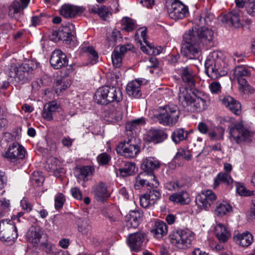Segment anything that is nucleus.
Returning a JSON list of instances; mask_svg holds the SVG:
<instances>
[{
  "instance_id": "1",
  "label": "nucleus",
  "mask_w": 255,
  "mask_h": 255,
  "mask_svg": "<svg viewBox=\"0 0 255 255\" xmlns=\"http://www.w3.org/2000/svg\"><path fill=\"white\" fill-rule=\"evenodd\" d=\"M192 93L194 97L187 88L180 87L178 95L179 104L193 112H200L206 109L210 104L208 96L198 90H194Z\"/></svg>"
},
{
  "instance_id": "2",
  "label": "nucleus",
  "mask_w": 255,
  "mask_h": 255,
  "mask_svg": "<svg viewBox=\"0 0 255 255\" xmlns=\"http://www.w3.org/2000/svg\"><path fill=\"white\" fill-rule=\"evenodd\" d=\"M205 72L212 79H216L227 75L228 65L222 58V53L213 51L205 62Z\"/></svg>"
},
{
  "instance_id": "3",
  "label": "nucleus",
  "mask_w": 255,
  "mask_h": 255,
  "mask_svg": "<svg viewBox=\"0 0 255 255\" xmlns=\"http://www.w3.org/2000/svg\"><path fill=\"white\" fill-rule=\"evenodd\" d=\"M31 65L32 63H28L22 64L17 67L11 66L7 72L8 80L15 85L28 82L34 76V68Z\"/></svg>"
},
{
  "instance_id": "4",
  "label": "nucleus",
  "mask_w": 255,
  "mask_h": 255,
  "mask_svg": "<svg viewBox=\"0 0 255 255\" xmlns=\"http://www.w3.org/2000/svg\"><path fill=\"white\" fill-rule=\"evenodd\" d=\"M228 130L230 141L238 144L251 142L254 135V132L243 123H237L231 125Z\"/></svg>"
},
{
  "instance_id": "5",
  "label": "nucleus",
  "mask_w": 255,
  "mask_h": 255,
  "mask_svg": "<svg viewBox=\"0 0 255 255\" xmlns=\"http://www.w3.org/2000/svg\"><path fill=\"white\" fill-rule=\"evenodd\" d=\"M169 239L173 246L179 249L187 250L192 246L195 236L190 230L180 229L171 232Z\"/></svg>"
},
{
  "instance_id": "6",
  "label": "nucleus",
  "mask_w": 255,
  "mask_h": 255,
  "mask_svg": "<svg viewBox=\"0 0 255 255\" xmlns=\"http://www.w3.org/2000/svg\"><path fill=\"white\" fill-rule=\"evenodd\" d=\"M196 38V35L191 31H188L183 36L184 43L181 52L184 56L190 59L198 58L201 53V44Z\"/></svg>"
},
{
  "instance_id": "7",
  "label": "nucleus",
  "mask_w": 255,
  "mask_h": 255,
  "mask_svg": "<svg viewBox=\"0 0 255 255\" xmlns=\"http://www.w3.org/2000/svg\"><path fill=\"white\" fill-rule=\"evenodd\" d=\"M95 96L97 103L102 105L114 102L118 103L123 99L122 92L120 89L108 86L99 88Z\"/></svg>"
},
{
  "instance_id": "8",
  "label": "nucleus",
  "mask_w": 255,
  "mask_h": 255,
  "mask_svg": "<svg viewBox=\"0 0 255 255\" xmlns=\"http://www.w3.org/2000/svg\"><path fill=\"white\" fill-rule=\"evenodd\" d=\"M180 113L177 106L168 105L160 108V112L156 116V118L160 124L172 127L177 123Z\"/></svg>"
},
{
  "instance_id": "9",
  "label": "nucleus",
  "mask_w": 255,
  "mask_h": 255,
  "mask_svg": "<svg viewBox=\"0 0 255 255\" xmlns=\"http://www.w3.org/2000/svg\"><path fill=\"white\" fill-rule=\"evenodd\" d=\"M141 141L139 138L131 136L121 142L117 146L118 154L126 158H131L136 156L139 153Z\"/></svg>"
},
{
  "instance_id": "10",
  "label": "nucleus",
  "mask_w": 255,
  "mask_h": 255,
  "mask_svg": "<svg viewBox=\"0 0 255 255\" xmlns=\"http://www.w3.org/2000/svg\"><path fill=\"white\" fill-rule=\"evenodd\" d=\"M166 7L169 17L175 20L182 19L189 15L188 6L178 0H167Z\"/></svg>"
},
{
  "instance_id": "11",
  "label": "nucleus",
  "mask_w": 255,
  "mask_h": 255,
  "mask_svg": "<svg viewBox=\"0 0 255 255\" xmlns=\"http://www.w3.org/2000/svg\"><path fill=\"white\" fill-rule=\"evenodd\" d=\"M17 236V229L12 221L7 219L0 221V240L13 241Z\"/></svg>"
},
{
  "instance_id": "12",
  "label": "nucleus",
  "mask_w": 255,
  "mask_h": 255,
  "mask_svg": "<svg viewBox=\"0 0 255 255\" xmlns=\"http://www.w3.org/2000/svg\"><path fill=\"white\" fill-rule=\"evenodd\" d=\"M160 166L159 161L155 157H149L145 158L142 162L141 168L144 170V173L149 174L152 180L155 182V183H152V186L156 187L159 185V182L156 179V177L153 174L154 170L158 169Z\"/></svg>"
},
{
  "instance_id": "13",
  "label": "nucleus",
  "mask_w": 255,
  "mask_h": 255,
  "mask_svg": "<svg viewBox=\"0 0 255 255\" xmlns=\"http://www.w3.org/2000/svg\"><path fill=\"white\" fill-rule=\"evenodd\" d=\"M217 199L215 194L210 190L202 191L196 198V204L202 209L208 210Z\"/></svg>"
},
{
  "instance_id": "14",
  "label": "nucleus",
  "mask_w": 255,
  "mask_h": 255,
  "mask_svg": "<svg viewBox=\"0 0 255 255\" xmlns=\"http://www.w3.org/2000/svg\"><path fill=\"white\" fill-rule=\"evenodd\" d=\"M24 147L18 143H13L10 145L7 150L4 153L3 156L12 162H18L23 160L25 155Z\"/></svg>"
},
{
  "instance_id": "15",
  "label": "nucleus",
  "mask_w": 255,
  "mask_h": 255,
  "mask_svg": "<svg viewBox=\"0 0 255 255\" xmlns=\"http://www.w3.org/2000/svg\"><path fill=\"white\" fill-rule=\"evenodd\" d=\"M196 35V39L199 40L202 45H208L210 43L214 38V31L210 28L201 27L197 30L193 29H189Z\"/></svg>"
},
{
  "instance_id": "16",
  "label": "nucleus",
  "mask_w": 255,
  "mask_h": 255,
  "mask_svg": "<svg viewBox=\"0 0 255 255\" xmlns=\"http://www.w3.org/2000/svg\"><path fill=\"white\" fill-rule=\"evenodd\" d=\"M146 234L141 232L130 234L127 238L128 244L131 251L137 252L140 251Z\"/></svg>"
},
{
  "instance_id": "17",
  "label": "nucleus",
  "mask_w": 255,
  "mask_h": 255,
  "mask_svg": "<svg viewBox=\"0 0 255 255\" xmlns=\"http://www.w3.org/2000/svg\"><path fill=\"white\" fill-rule=\"evenodd\" d=\"M182 81L191 89L195 86V75L193 69L188 66L181 67L178 70Z\"/></svg>"
},
{
  "instance_id": "18",
  "label": "nucleus",
  "mask_w": 255,
  "mask_h": 255,
  "mask_svg": "<svg viewBox=\"0 0 255 255\" xmlns=\"http://www.w3.org/2000/svg\"><path fill=\"white\" fill-rule=\"evenodd\" d=\"M75 33L74 25L68 23L59 28L57 36L59 39L65 41L67 44H70L75 38Z\"/></svg>"
},
{
  "instance_id": "19",
  "label": "nucleus",
  "mask_w": 255,
  "mask_h": 255,
  "mask_svg": "<svg viewBox=\"0 0 255 255\" xmlns=\"http://www.w3.org/2000/svg\"><path fill=\"white\" fill-rule=\"evenodd\" d=\"M50 64L55 69H59L68 65V60L66 55L59 49L54 51L50 59Z\"/></svg>"
},
{
  "instance_id": "20",
  "label": "nucleus",
  "mask_w": 255,
  "mask_h": 255,
  "mask_svg": "<svg viewBox=\"0 0 255 255\" xmlns=\"http://www.w3.org/2000/svg\"><path fill=\"white\" fill-rule=\"evenodd\" d=\"M92 193L96 200L99 202H104L108 199L111 195L108 190L107 186L103 182H100L93 187Z\"/></svg>"
},
{
  "instance_id": "21",
  "label": "nucleus",
  "mask_w": 255,
  "mask_h": 255,
  "mask_svg": "<svg viewBox=\"0 0 255 255\" xmlns=\"http://www.w3.org/2000/svg\"><path fill=\"white\" fill-rule=\"evenodd\" d=\"M222 21L235 28H239L242 26V24H244L241 21L239 12L236 10H233L224 15Z\"/></svg>"
},
{
  "instance_id": "22",
  "label": "nucleus",
  "mask_w": 255,
  "mask_h": 255,
  "mask_svg": "<svg viewBox=\"0 0 255 255\" xmlns=\"http://www.w3.org/2000/svg\"><path fill=\"white\" fill-rule=\"evenodd\" d=\"M167 137V134L162 130L151 129L147 132L144 137L148 142L159 143L164 141Z\"/></svg>"
},
{
  "instance_id": "23",
  "label": "nucleus",
  "mask_w": 255,
  "mask_h": 255,
  "mask_svg": "<svg viewBox=\"0 0 255 255\" xmlns=\"http://www.w3.org/2000/svg\"><path fill=\"white\" fill-rule=\"evenodd\" d=\"M222 104L228 108L231 112L237 115L241 112V104L230 96H226L220 99Z\"/></svg>"
},
{
  "instance_id": "24",
  "label": "nucleus",
  "mask_w": 255,
  "mask_h": 255,
  "mask_svg": "<svg viewBox=\"0 0 255 255\" xmlns=\"http://www.w3.org/2000/svg\"><path fill=\"white\" fill-rule=\"evenodd\" d=\"M215 234L220 242L225 243L231 237L229 229L222 224H218L215 227Z\"/></svg>"
},
{
  "instance_id": "25",
  "label": "nucleus",
  "mask_w": 255,
  "mask_h": 255,
  "mask_svg": "<svg viewBox=\"0 0 255 255\" xmlns=\"http://www.w3.org/2000/svg\"><path fill=\"white\" fill-rule=\"evenodd\" d=\"M142 80L139 79H136L129 83L127 86V94L130 97L139 98L141 96L140 86Z\"/></svg>"
},
{
  "instance_id": "26",
  "label": "nucleus",
  "mask_w": 255,
  "mask_h": 255,
  "mask_svg": "<svg viewBox=\"0 0 255 255\" xmlns=\"http://www.w3.org/2000/svg\"><path fill=\"white\" fill-rule=\"evenodd\" d=\"M169 200L174 204L186 205L190 203L189 194L185 190L173 193L169 197Z\"/></svg>"
},
{
  "instance_id": "27",
  "label": "nucleus",
  "mask_w": 255,
  "mask_h": 255,
  "mask_svg": "<svg viewBox=\"0 0 255 255\" xmlns=\"http://www.w3.org/2000/svg\"><path fill=\"white\" fill-rule=\"evenodd\" d=\"M82 12V8L68 4L62 5L60 10L61 14L65 18H71Z\"/></svg>"
},
{
  "instance_id": "28",
  "label": "nucleus",
  "mask_w": 255,
  "mask_h": 255,
  "mask_svg": "<svg viewBox=\"0 0 255 255\" xmlns=\"http://www.w3.org/2000/svg\"><path fill=\"white\" fill-rule=\"evenodd\" d=\"M142 213L139 210L130 211L126 216V220L129 223V227H137L141 221Z\"/></svg>"
},
{
  "instance_id": "29",
  "label": "nucleus",
  "mask_w": 255,
  "mask_h": 255,
  "mask_svg": "<svg viewBox=\"0 0 255 255\" xmlns=\"http://www.w3.org/2000/svg\"><path fill=\"white\" fill-rule=\"evenodd\" d=\"M59 108V105L55 101H51L45 105L43 111V117L50 121L53 119V115L55 114Z\"/></svg>"
},
{
  "instance_id": "30",
  "label": "nucleus",
  "mask_w": 255,
  "mask_h": 255,
  "mask_svg": "<svg viewBox=\"0 0 255 255\" xmlns=\"http://www.w3.org/2000/svg\"><path fill=\"white\" fill-rule=\"evenodd\" d=\"M236 243L242 247H248L253 242V237L252 235L246 232L242 234H238L234 236Z\"/></svg>"
},
{
  "instance_id": "31",
  "label": "nucleus",
  "mask_w": 255,
  "mask_h": 255,
  "mask_svg": "<svg viewBox=\"0 0 255 255\" xmlns=\"http://www.w3.org/2000/svg\"><path fill=\"white\" fill-rule=\"evenodd\" d=\"M151 232L155 237L160 238L167 234L168 227L165 222L158 221L155 223L154 227Z\"/></svg>"
},
{
  "instance_id": "32",
  "label": "nucleus",
  "mask_w": 255,
  "mask_h": 255,
  "mask_svg": "<svg viewBox=\"0 0 255 255\" xmlns=\"http://www.w3.org/2000/svg\"><path fill=\"white\" fill-rule=\"evenodd\" d=\"M41 234V230L39 227H31L27 232V237L29 242L36 245L40 241Z\"/></svg>"
},
{
  "instance_id": "33",
  "label": "nucleus",
  "mask_w": 255,
  "mask_h": 255,
  "mask_svg": "<svg viewBox=\"0 0 255 255\" xmlns=\"http://www.w3.org/2000/svg\"><path fill=\"white\" fill-rule=\"evenodd\" d=\"M148 175L146 173H141L138 174L135 179V182L134 184V187L136 190H139L145 186H150V184L152 185V182H150L147 179ZM153 181V180H152ZM154 183L155 182H152Z\"/></svg>"
},
{
  "instance_id": "34",
  "label": "nucleus",
  "mask_w": 255,
  "mask_h": 255,
  "mask_svg": "<svg viewBox=\"0 0 255 255\" xmlns=\"http://www.w3.org/2000/svg\"><path fill=\"white\" fill-rule=\"evenodd\" d=\"M78 231L83 235H87L90 233L92 227L90 221L86 218H78L77 220Z\"/></svg>"
},
{
  "instance_id": "35",
  "label": "nucleus",
  "mask_w": 255,
  "mask_h": 255,
  "mask_svg": "<svg viewBox=\"0 0 255 255\" xmlns=\"http://www.w3.org/2000/svg\"><path fill=\"white\" fill-rule=\"evenodd\" d=\"M233 179L230 173L221 172L218 174L214 179V187H217L221 183H224L227 185L232 184L233 183Z\"/></svg>"
},
{
  "instance_id": "36",
  "label": "nucleus",
  "mask_w": 255,
  "mask_h": 255,
  "mask_svg": "<svg viewBox=\"0 0 255 255\" xmlns=\"http://www.w3.org/2000/svg\"><path fill=\"white\" fill-rule=\"evenodd\" d=\"M188 133L183 128H176L172 133L171 138L172 140L175 143L178 144L181 141L186 139Z\"/></svg>"
},
{
  "instance_id": "37",
  "label": "nucleus",
  "mask_w": 255,
  "mask_h": 255,
  "mask_svg": "<svg viewBox=\"0 0 255 255\" xmlns=\"http://www.w3.org/2000/svg\"><path fill=\"white\" fill-rule=\"evenodd\" d=\"M225 129L220 126L214 127L208 132V136L211 140H222L224 139Z\"/></svg>"
},
{
  "instance_id": "38",
  "label": "nucleus",
  "mask_w": 255,
  "mask_h": 255,
  "mask_svg": "<svg viewBox=\"0 0 255 255\" xmlns=\"http://www.w3.org/2000/svg\"><path fill=\"white\" fill-rule=\"evenodd\" d=\"M70 85L71 83L70 81L60 77L56 79L54 85V89L55 92L59 95L63 90L68 88Z\"/></svg>"
},
{
  "instance_id": "39",
  "label": "nucleus",
  "mask_w": 255,
  "mask_h": 255,
  "mask_svg": "<svg viewBox=\"0 0 255 255\" xmlns=\"http://www.w3.org/2000/svg\"><path fill=\"white\" fill-rule=\"evenodd\" d=\"M79 175L78 178L84 181L88 180L94 172V168L91 166H84L78 168Z\"/></svg>"
},
{
  "instance_id": "40",
  "label": "nucleus",
  "mask_w": 255,
  "mask_h": 255,
  "mask_svg": "<svg viewBox=\"0 0 255 255\" xmlns=\"http://www.w3.org/2000/svg\"><path fill=\"white\" fill-rule=\"evenodd\" d=\"M232 211V207L231 205L227 202H223L217 204L215 212L217 216L222 217Z\"/></svg>"
},
{
  "instance_id": "41",
  "label": "nucleus",
  "mask_w": 255,
  "mask_h": 255,
  "mask_svg": "<svg viewBox=\"0 0 255 255\" xmlns=\"http://www.w3.org/2000/svg\"><path fill=\"white\" fill-rule=\"evenodd\" d=\"M123 118V112L121 107H117L115 109H111L109 114L108 121L112 123H118Z\"/></svg>"
},
{
  "instance_id": "42",
  "label": "nucleus",
  "mask_w": 255,
  "mask_h": 255,
  "mask_svg": "<svg viewBox=\"0 0 255 255\" xmlns=\"http://www.w3.org/2000/svg\"><path fill=\"white\" fill-rule=\"evenodd\" d=\"M145 123L144 118H139L133 120L129 123L127 124L126 126V129L127 131H133L136 132V130L138 129L140 125H144Z\"/></svg>"
},
{
  "instance_id": "43",
  "label": "nucleus",
  "mask_w": 255,
  "mask_h": 255,
  "mask_svg": "<svg viewBox=\"0 0 255 255\" xmlns=\"http://www.w3.org/2000/svg\"><path fill=\"white\" fill-rule=\"evenodd\" d=\"M136 169L135 163L128 162L125 163L124 167L119 169V171L122 176H127L135 173Z\"/></svg>"
},
{
  "instance_id": "44",
  "label": "nucleus",
  "mask_w": 255,
  "mask_h": 255,
  "mask_svg": "<svg viewBox=\"0 0 255 255\" xmlns=\"http://www.w3.org/2000/svg\"><path fill=\"white\" fill-rule=\"evenodd\" d=\"M234 75L237 79L251 76L250 71L244 66H237L234 70Z\"/></svg>"
},
{
  "instance_id": "45",
  "label": "nucleus",
  "mask_w": 255,
  "mask_h": 255,
  "mask_svg": "<svg viewBox=\"0 0 255 255\" xmlns=\"http://www.w3.org/2000/svg\"><path fill=\"white\" fill-rule=\"evenodd\" d=\"M47 163L49 169L53 172L55 176H58L60 171H58V166L60 163L59 161L55 157H50L48 159Z\"/></svg>"
},
{
  "instance_id": "46",
  "label": "nucleus",
  "mask_w": 255,
  "mask_h": 255,
  "mask_svg": "<svg viewBox=\"0 0 255 255\" xmlns=\"http://www.w3.org/2000/svg\"><path fill=\"white\" fill-rule=\"evenodd\" d=\"M122 39L121 32L117 29H113L107 36V40L112 45H115L117 42H120Z\"/></svg>"
},
{
  "instance_id": "47",
  "label": "nucleus",
  "mask_w": 255,
  "mask_h": 255,
  "mask_svg": "<svg viewBox=\"0 0 255 255\" xmlns=\"http://www.w3.org/2000/svg\"><path fill=\"white\" fill-rule=\"evenodd\" d=\"M123 28L128 32H130L136 28L134 21L128 17H125L122 20Z\"/></svg>"
},
{
  "instance_id": "48",
  "label": "nucleus",
  "mask_w": 255,
  "mask_h": 255,
  "mask_svg": "<svg viewBox=\"0 0 255 255\" xmlns=\"http://www.w3.org/2000/svg\"><path fill=\"white\" fill-rule=\"evenodd\" d=\"M123 56L119 52L118 48H116L112 54L113 65L115 68H119L122 65Z\"/></svg>"
},
{
  "instance_id": "49",
  "label": "nucleus",
  "mask_w": 255,
  "mask_h": 255,
  "mask_svg": "<svg viewBox=\"0 0 255 255\" xmlns=\"http://www.w3.org/2000/svg\"><path fill=\"white\" fill-rule=\"evenodd\" d=\"M185 184L181 181H169L165 183L164 187L169 191H175L184 187Z\"/></svg>"
},
{
  "instance_id": "50",
  "label": "nucleus",
  "mask_w": 255,
  "mask_h": 255,
  "mask_svg": "<svg viewBox=\"0 0 255 255\" xmlns=\"http://www.w3.org/2000/svg\"><path fill=\"white\" fill-rule=\"evenodd\" d=\"M239 85V89L241 92H245L246 91L252 93L253 89L251 86L248 84L245 78H240L237 79Z\"/></svg>"
},
{
  "instance_id": "51",
  "label": "nucleus",
  "mask_w": 255,
  "mask_h": 255,
  "mask_svg": "<svg viewBox=\"0 0 255 255\" xmlns=\"http://www.w3.org/2000/svg\"><path fill=\"white\" fill-rule=\"evenodd\" d=\"M146 194H147L148 200L152 205L155 204L161 196L160 191L155 189L150 190Z\"/></svg>"
},
{
  "instance_id": "52",
  "label": "nucleus",
  "mask_w": 255,
  "mask_h": 255,
  "mask_svg": "<svg viewBox=\"0 0 255 255\" xmlns=\"http://www.w3.org/2000/svg\"><path fill=\"white\" fill-rule=\"evenodd\" d=\"M21 3L18 1H14L9 7L8 14L10 16H13L14 14L20 12L23 9Z\"/></svg>"
},
{
  "instance_id": "53",
  "label": "nucleus",
  "mask_w": 255,
  "mask_h": 255,
  "mask_svg": "<svg viewBox=\"0 0 255 255\" xmlns=\"http://www.w3.org/2000/svg\"><path fill=\"white\" fill-rule=\"evenodd\" d=\"M98 15L104 20H107L112 15L109 8L106 5H101L98 12Z\"/></svg>"
},
{
  "instance_id": "54",
  "label": "nucleus",
  "mask_w": 255,
  "mask_h": 255,
  "mask_svg": "<svg viewBox=\"0 0 255 255\" xmlns=\"http://www.w3.org/2000/svg\"><path fill=\"white\" fill-rule=\"evenodd\" d=\"M236 190L242 196H250L254 194V191H248L243 185L239 183L236 184Z\"/></svg>"
},
{
  "instance_id": "55",
  "label": "nucleus",
  "mask_w": 255,
  "mask_h": 255,
  "mask_svg": "<svg viewBox=\"0 0 255 255\" xmlns=\"http://www.w3.org/2000/svg\"><path fill=\"white\" fill-rule=\"evenodd\" d=\"M111 156L106 152H104L100 154L97 158V161L101 165H104L107 164L111 160Z\"/></svg>"
},
{
  "instance_id": "56",
  "label": "nucleus",
  "mask_w": 255,
  "mask_h": 255,
  "mask_svg": "<svg viewBox=\"0 0 255 255\" xmlns=\"http://www.w3.org/2000/svg\"><path fill=\"white\" fill-rule=\"evenodd\" d=\"M65 201V199L64 195L62 193H59L55 196V207L56 209H61Z\"/></svg>"
},
{
  "instance_id": "57",
  "label": "nucleus",
  "mask_w": 255,
  "mask_h": 255,
  "mask_svg": "<svg viewBox=\"0 0 255 255\" xmlns=\"http://www.w3.org/2000/svg\"><path fill=\"white\" fill-rule=\"evenodd\" d=\"M182 157L187 160H189L191 158V154L189 150L186 148H180L176 153L175 158Z\"/></svg>"
},
{
  "instance_id": "58",
  "label": "nucleus",
  "mask_w": 255,
  "mask_h": 255,
  "mask_svg": "<svg viewBox=\"0 0 255 255\" xmlns=\"http://www.w3.org/2000/svg\"><path fill=\"white\" fill-rule=\"evenodd\" d=\"M139 201L141 206L143 208H147L150 206H152L149 200H148L147 194H146V193L140 197Z\"/></svg>"
},
{
  "instance_id": "59",
  "label": "nucleus",
  "mask_w": 255,
  "mask_h": 255,
  "mask_svg": "<svg viewBox=\"0 0 255 255\" xmlns=\"http://www.w3.org/2000/svg\"><path fill=\"white\" fill-rule=\"evenodd\" d=\"M133 48V46L131 43H128L125 45H121L118 49V50L122 56H124V54L128 51H131Z\"/></svg>"
},
{
  "instance_id": "60",
  "label": "nucleus",
  "mask_w": 255,
  "mask_h": 255,
  "mask_svg": "<svg viewBox=\"0 0 255 255\" xmlns=\"http://www.w3.org/2000/svg\"><path fill=\"white\" fill-rule=\"evenodd\" d=\"M42 246L45 252L47 254H53V250L55 249V245L49 243H44L42 244Z\"/></svg>"
},
{
  "instance_id": "61",
  "label": "nucleus",
  "mask_w": 255,
  "mask_h": 255,
  "mask_svg": "<svg viewBox=\"0 0 255 255\" xmlns=\"http://www.w3.org/2000/svg\"><path fill=\"white\" fill-rule=\"evenodd\" d=\"M70 192L72 196L77 199L81 200L82 198V195L80 189L77 187L72 188L70 190Z\"/></svg>"
},
{
  "instance_id": "62",
  "label": "nucleus",
  "mask_w": 255,
  "mask_h": 255,
  "mask_svg": "<svg viewBox=\"0 0 255 255\" xmlns=\"http://www.w3.org/2000/svg\"><path fill=\"white\" fill-rule=\"evenodd\" d=\"M209 88L212 93H218L221 90V85L218 82H213L210 84Z\"/></svg>"
},
{
  "instance_id": "63",
  "label": "nucleus",
  "mask_w": 255,
  "mask_h": 255,
  "mask_svg": "<svg viewBox=\"0 0 255 255\" xmlns=\"http://www.w3.org/2000/svg\"><path fill=\"white\" fill-rule=\"evenodd\" d=\"M247 12L251 15H254L255 13V0L253 1H250L246 6Z\"/></svg>"
},
{
  "instance_id": "64",
  "label": "nucleus",
  "mask_w": 255,
  "mask_h": 255,
  "mask_svg": "<svg viewBox=\"0 0 255 255\" xmlns=\"http://www.w3.org/2000/svg\"><path fill=\"white\" fill-rule=\"evenodd\" d=\"M86 51L90 55V58L92 60L96 61L98 59V53L92 47H87Z\"/></svg>"
}]
</instances>
